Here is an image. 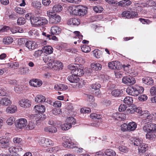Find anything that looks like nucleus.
<instances>
[{"label":"nucleus","mask_w":156,"mask_h":156,"mask_svg":"<svg viewBox=\"0 0 156 156\" xmlns=\"http://www.w3.org/2000/svg\"><path fill=\"white\" fill-rule=\"evenodd\" d=\"M69 9L71 14L76 16H84L87 13L86 8L81 5L70 6Z\"/></svg>","instance_id":"1"},{"label":"nucleus","mask_w":156,"mask_h":156,"mask_svg":"<svg viewBox=\"0 0 156 156\" xmlns=\"http://www.w3.org/2000/svg\"><path fill=\"white\" fill-rule=\"evenodd\" d=\"M144 89L142 87H129L126 90V92L128 94L133 96H136L139 94H142L144 92Z\"/></svg>","instance_id":"2"},{"label":"nucleus","mask_w":156,"mask_h":156,"mask_svg":"<svg viewBox=\"0 0 156 156\" xmlns=\"http://www.w3.org/2000/svg\"><path fill=\"white\" fill-rule=\"evenodd\" d=\"M47 14L50 18V22L51 24H57L61 20V17L58 14L49 11H47Z\"/></svg>","instance_id":"3"},{"label":"nucleus","mask_w":156,"mask_h":156,"mask_svg":"<svg viewBox=\"0 0 156 156\" xmlns=\"http://www.w3.org/2000/svg\"><path fill=\"white\" fill-rule=\"evenodd\" d=\"M144 115L145 116V120L144 121V123L145 124L146 123H149V122L151 121L153 119L156 120V113L150 114L148 111H146L144 114Z\"/></svg>","instance_id":"4"},{"label":"nucleus","mask_w":156,"mask_h":156,"mask_svg":"<svg viewBox=\"0 0 156 156\" xmlns=\"http://www.w3.org/2000/svg\"><path fill=\"white\" fill-rule=\"evenodd\" d=\"M144 131L146 132H156V124L149 123L145 125L143 128Z\"/></svg>","instance_id":"5"},{"label":"nucleus","mask_w":156,"mask_h":156,"mask_svg":"<svg viewBox=\"0 0 156 156\" xmlns=\"http://www.w3.org/2000/svg\"><path fill=\"white\" fill-rule=\"evenodd\" d=\"M16 127L17 129H22L25 128L26 129L27 121L25 118H22L16 120Z\"/></svg>","instance_id":"6"},{"label":"nucleus","mask_w":156,"mask_h":156,"mask_svg":"<svg viewBox=\"0 0 156 156\" xmlns=\"http://www.w3.org/2000/svg\"><path fill=\"white\" fill-rule=\"evenodd\" d=\"M40 145L44 147H50L54 145L53 142L50 139L41 138L39 142Z\"/></svg>","instance_id":"7"},{"label":"nucleus","mask_w":156,"mask_h":156,"mask_svg":"<svg viewBox=\"0 0 156 156\" xmlns=\"http://www.w3.org/2000/svg\"><path fill=\"white\" fill-rule=\"evenodd\" d=\"M122 82L129 86L132 85L136 83L135 78L131 76H124L122 79Z\"/></svg>","instance_id":"8"},{"label":"nucleus","mask_w":156,"mask_h":156,"mask_svg":"<svg viewBox=\"0 0 156 156\" xmlns=\"http://www.w3.org/2000/svg\"><path fill=\"white\" fill-rule=\"evenodd\" d=\"M121 15L122 17L128 19L137 17L138 16V14L136 12L130 11H124Z\"/></svg>","instance_id":"9"},{"label":"nucleus","mask_w":156,"mask_h":156,"mask_svg":"<svg viewBox=\"0 0 156 156\" xmlns=\"http://www.w3.org/2000/svg\"><path fill=\"white\" fill-rule=\"evenodd\" d=\"M25 46L30 50H33L37 47V45L36 43L32 41H27L25 44Z\"/></svg>","instance_id":"10"},{"label":"nucleus","mask_w":156,"mask_h":156,"mask_svg":"<svg viewBox=\"0 0 156 156\" xmlns=\"http://www.w3.org/2000/svg\"><path fill=\"white\" fill-rule=\"evenodd\" d=\"M12 101L9 96L2 98L0 100V104L2 105L7 106L11 105Z\"/></svg>","instance_id":"11"},{"label":"nucleus","mask_w":156,"mask_h":156,"mask_svg":"<svg viewBox=\"0 0 156 156\" xmlns=\"http://www.w3.org/2000/svg\"><path fill=\"white\" fill-rule=\"evenodd\" d=\"M9 139L7 137H0V144H1L2 147L5 148L8 147L9 145Z\"/></svg>","instance_id":"12"},{"label":"nucleus","mask_w":156,"mask_h":156,"mask_svg":"<svg viewBox=\"0 0 156 156\" xmlns=\"http://www.w3.org/2000/svg\"><path fill=\"white\" fill-rule=\"evenodd\" d=\"M19 104L22 107L27 108L31 106V102L27 99H22L19 101Z\"/></svg>","instance_id":"13"},{"label":"nucleus","mask_w":156,"mask_h":156,"mask_svg":"<svg viewBox=\"0 0 156 156\" xmlns=\"http://www.w3.org/2000/svg\"><path fill=\"white\" fill-rule=\"evenodd\" d=\"M61 28L57 26L52 27L51 28V34L53 35H58L61 33Z\"/></svg>","instance_id":"14"},{"label":"nucleus","mask_w":156,"mask_h":156,"mask_svg":"<svg viewBox=\"0 0 156 156\" xmlns=\"http://www.w3.org/2000/svg\"><path fill=\"white\" fill-rule=\"evenodd\" d=\"M30 85L34 87H40L42 84V81L38 79H34L29 82Z\"/></svg>","instance_id":"15"},{"label":"nucleus","mask_w":156,"mask_h":156,"mask_svg":"<svg viewBox=\"0 0 156 156\" xmlns=\"http://www.w3.org/2000/svg\"><path fill=\"white\" fill-rule=\"evenodd\" d=\"M34 110L36 113H44L45 111V108L43 105H37L34 107Z\"/></svg>","instance_id":"16"},{"label":"nucleus","mask_w":156,"mask_h":156,"mask_svg":"<svg viewBox=\"0 0 156 156\" xmlns=\"http://www.w3.org/2000/svg\"><path fill=\"white\" fill-rule=\"evenodd\" d=\"M67 23L71 26H78L80 23V20L77 18H70L68 20Z\"/></svg>","instance_id":"17"},{"label":"nucleus","mask_w":156,"mask_h":156,"mask_svg":"<svg viewBox=\"0 0 156 156\" xmlns=\"http://www.w3.org/2000/svg\"><path fill=\"white\" fill-rule=\"evenodd\" d=\"M148 146L147 144L142 143L138 147V152L143 153L145 152L148 149Z\"/></svg>","instance_id":"18"},{"label":"nucleus","mask_w":156,"mask_h":156,"mask_svg":"<svg viewBox=\"0 0 156 156\" xmlns=\"http://www.w3.org/2000/svg\"><path fill=\"white\" fill-rule=\"evenodd\" d=\"M71 73L77 76H81L84 74V71L82 69L76 67L75 70L71 72Z\"/></svg>","instance_id":"19"},{"label":"nucleus","mask_w":156,"mask_h":156,"mask_svg":"<svg viewBox=\"0 0 156 156\" xmlns=\"http://www.w3.org/2000/svg\"><path fill=\"white\" fill-rule=\"evenodd\" d=\"M63 145L68 148H73L76 147V145L69 140H66L63 143Z\"/></svg>","instance_id":"20"},{"label":"nucleus","mask_w":156,"mask_h":156,"mask_svg":"<svg viewBox=\"0 0 156 156\" xmlns=\"http://www.w3.org/2000/svg\"><path fill=\"white\" fill-rule=\"evenodd\" d=\"M142 80L143 83L145 84L149 85H152L154 84V82L152 78L149 77H144Z\"/></svg>","instance_id":"21"},{"label":"nucleus","mask_w":156,"mask_h":156,"mask_svg":"<svg viewBox=\"0 0 156 156\" xmlns=\"http://www.w3.org/2000/svg\"><path fill=\"white\" fill-rule=\"evenodd\" d=\"M67 79L71 83H78L80 80L78 76L73 74L69 76Z\"/></svg>","instance_id":"22"},{"label":"nucleus","mask_w":156,"mask_h":156,"mask_svg":"<svg viewBox=\"0 0 156 156\" xmlns=\"http://www.w3.org/2000/svg\"><path fill=\"white\" fill-rule=\"evenodd\" d=\"M5 66L9 68L16 69L19 66V64L17 62H12L5 64Z\"/></svg>","instance_id":"23"},{"label":"nucleus","mask_w":156,"mask_h":156,"mask_svg":"<svg viewBox=\"0 0 156 156\" xmlns=\"http://www.w3.org/2000/svg\"><path fill=\"white\" fill-rule=\"evenodd\" d=\"M128 132H131L135 130L137 127L136 124L134 122H132L128 124Z\"/></svg>","instance_id":"24"},{"label":"nucleus","mask_w":156,"mask_h":156,"mask_svg":"<svg viewBox=\"0 0 156 156\" xmlns=\"http://www.w3.org/2000/svg\"><path fill=\"white\" fill-rule=\"evenodd\" d=\"M43 52L46 54H50L52 53L53 52V48L50 46H45L43 47L42 48Z\"/></svg>","instance_id":"25"},{"label":"nucleus","mask_w":156,"mask_h":156,"mask_svg":"<svg viewBox=\"0 0 156 156\" xmlns=\"http://www.w3.org/2000/svg\"><path fill=\"white\" fill-rule=\"evenodd\" d=\"M17 110V107L14 105H12L7 107L5 110L7 113H14Z\"/></svg>","instance_id":"26"},{"label":"nucleus","mask_w":156,"mask_h":156,"mask_svg":"<svg viewBox=\"0 0 156 156\" xmlns=\"http://www.w3.org/2000/svg\"><path fill=\"white\" fill-rule=\"evenodd\" d=\"M46 98L44 96L41 94L36 96L35 98V101L37 103H42L45 101Z\"/></svg>","instance_id":"27"},{"label":"nucleus","mask_w":156,"mask_h":156,"mask_svg":"<svg viewBox=\"0 0 156 156\" xmlns=\"http://www.w3.org/2000/svg\"><path fill=\"white\" fill-rule=\"evenodd\" d=\"M91 67L93 70H100L102 68V66L99 63L93 62L90 65Z\"/></svg>","instance_id":"28"},{"label":"nucleus","mask_w":156,"mask_h":156,"mask_svg":"<svg viewBox=\"0 0 156 156\" xmlns=\"http://www.w3.org/2000/svg\"><path fill=\"white\" fill-rule=\"evenodd\" d=\"M39 16L33 17L31 20L30 22L31 24L35 27H38V24L39 23Z\"/></svg>","instance_id":"29"},{"label":"nucleus","mask_w":156,"mask_h":156,"mask_svg":"<svg viewBox=\"0 0 156 156\" xmlns=\"http://www.w3.org/2000/svg\"><path fill=\"white\" fill-rule=\"evenodd\" d=\"M39 19L38 27L44 26L48 23V21L46 18L39 16Z\"/></svg>","instance_id":"30"},{"label":"nucleus","mask_w":156,"mask_h":156,"mask_svg":"<svg viewBox=\"0 0 156 156\" xmlns=\"http://www.w3.org/2000/svg\"><path fill=\"white\" fill-rule=\"evenodd\" d=\"M13 41V38L10 36L5 37L3 39V42L5 44H9L12 43Z\"/></svg>","instance_id":"31"},{"label":"nucleus","mask_w":156,"mask_h":156,"mask_svg":"<svg viewBox=\"0 0 156 156\" xmlns=\"http://www.w3.org/2000/svg\"><path fill=\"white\" fill-rule=\"evenodd\" d=\"M123 102L125 104L127 105H132L133 102V98L131 97H126L124 99Z\"/></svg>","instance_id":"32"},{"label":"nucleus","mask_w":156,"mask_h":156,"mask_svg":"<svg viewBox=\"0 0 156 156\" xmlns=\"http://www.w3.org/2000/svg\"><path fill=\"white\" fill-rule=\"evenodd\" d=\"M44 131L46 132L55 133L57 132V128L54 126L47 127L44 128Z\"/></svg>","instance_id":"33"},{"label":"nucleus","mask_w":156,"mask_h":156,"mask_svg":"<svg viewBox=\"0 0 156 156\" xmlns=\"http://www.w3.org/2000/svg\"><path fill=\"white\" fill-rule=\"evenodd\" d=\"M36 126V124L32 121H29L28 124H27L26 129L27 130H31L35 128Z\"/></svg>","instance_id":"34"},{"label":"nucleus","mask_w":156,"mask_h":156,"mask_svg":"<svg viewBox=\"0 0 156 156\" xmlns=\"http://www.w3.org/2000/svg\"><path fill=\"white\" fill-rule=\"evenodd\" d=\"M31 5L34 8L39 9L41 7V2L38 1L32 0Z\"/></svg>","instance_id":"35"},{"label":"nucleus","mask_w":156,"mask_h":156,"mask_svg":"<svg viewBox=\"0 0 156 156\" xmlns=\"http://www.w3.org/2000/svg\"><path fill=\"white\" fill-rule=\"evenodd\" d=\"M63 9L62 6L59 4H56L52 7V11L54 12H58L61 11Z\"/></svg>","instance_id":"36"},{"label":"nucleus","mask_w":156,"mask_h":156,"mask_svg":"<svg viewBox=\"0 0 156 156\" xmlns=\"http://www.w3.org/2000/svg\"><path fill=\"white\" fill-rule=\"evenodd\" d=\"M104 153L107 156H115L116 155L115 152L113 150L111 149L106 150Z\"/></svg>","instance_id":"37"},{"label":"nucleus","mask_w":156,"mask_h":156,"mask_svg":"<svg viewBox=\"0 0 156 156\" xmlns=\"http://www.w3.org/2000/svg\"><path fill=\"white\" fill-rule=\"evenodd\" d=\"M29 69L28 68H23L19 69V73L20 74H25L29 73Z\"/></svg>","instance_id":"38"},{"label":"nucleus","mask_w":156,"mask_h":156,"mask_svg":"<svg viewBox=\"0 0 156 156\" xmlns=\"http://www.w3.org/2000/svg\"><path fill=\"white\" fill-rule=\"evenodd\" d=\"M146 135V138L150 140H154L155 138V135L154 133V132H147Z\"/></svg>","instance_id":"39"},{"label":"nucleus","mask_w":156,"mask_h":156,"mask_svg":"<svg viewBox=\"0 0 156 156\" xmlns=\"http://www.w3.org/2000/svg\"><path fill=\"white\" fill-rule=\"evenodd\" d=\"M134 111L137 113L142 115V116H143V118H144L143 119L144 120L142 121V122H143V123H144V121L145 120V116L144 115V114L145 113V112L147 111H142L141 108L138 107L134 109Z\"/></svg>","instance_id":"40"},{"label":"nucleus","mask_w":156,"mask_h":156,"mask_svg":"<svg viewBox=\"0 0 156 156\" xmlns=\"http://www.w3.org/2000/svg\"><path fill=\"white\" fill-rule=\"evenodd\" d=\"M14 89L16 93L18 94L20 93L23 90V85H16L15 86Z\"/></svg>","instance_id":"41"},{"label":"nucleus","mask_w":156,"mask_h":156,"mask_svg":"<svg viewBox=\"0 0 156 156\" xmlns=\"http://www.w3.org/2000/svg\"><path fill=\"white\" fill-rule=\"evenodd\" d=\"M143 143L142 140L139 138H135L133 140V144L134 145L139 146Z\"/></svg>","instance_id":"42"},{"label":"nucleus","mask_w":156,"mask_h":156,"mask_svg":"<svg viewBox=\"0 0 156 156\" xmlns=\"http://www.w3.org/2000/svg\"><path fill=\"white\" fill-rule=\"evenodd\" d=\"M54 59V57L51 56L45 57L43 58V61L45 63H47L48 65V64L51 63Z\"/></svg>","instance_id":"43"},{"label":"nucleus","mask_w":156,"mask_h":156,"mask_svg":"<svg viewBox=\"0 0 156 156\" xmlns=\"http://www.w3.org/2000/svg\"><path fill=\"white\" fill-rule=\"evenodd\" d=\"M101 87V85L100 84L98 83H95L90 85V89H92L95 91L98 90Z\"/></svg>","instance_id":"44"},{"label":"nucleus","mask_w":156,"mask_h":156,"mask_svg":"<svg viewBox=\"0 0 156 156\" xmlns=\"http://www.w3.org/2000/svg\"><path fill=\"white\" fill-rule=\"evenodd\" d=\"M66 122L71 125H74L76 123L75 119L73 117H69L66 119Z\"/></svg>","instance_id":"45"},{"label":"nucleus","mask_w":156,"mask_h":156,"mask_svg":"<svg viewBox=\"0 0 156 156\" xmlns=\"http://www.w3.org/2000/svg\"><path fill=\"white\" fill-rule=\"evenodd\" d=\"M55 62V66L56 69H54L57 70L60 69H62L63 66L62 63L60 61L57 60Z\"/></svg>","instance_id":"46"},{"label":"nucleus","mask_w":156,"mask_h":156,"mask_svg":"<svg viewBox=\"0 0 156 156\" xmlns=\"http://www.w3.org/2000/svg\"><path fill=\"white\" fill-rule=\"evenodd\" d=\"M71 127V125L68 123L67 122L61 126V128L63 130H67Z\"/></svg>","instance_id":"47"},{"label":"nucleus","mask_w":156,"mask_h":156,"mask_svg":"<svg viewBox=\"0 0 156 156\" xmlns=\"http://www.w3.org/2000/svg\"><path fill=\"white\" fill-rule=\"evenodd\" d=\"M15 121L14 117L12 116L9 117L6 120L7 124L9 125H12L14 123Z\"/></svg>","instance_id":"48"},{"label":"nucleus","mask_w":156,"mask_h":156,"mask_svg":"<svg viewBox=\"0 0 156 156\" xmlns=\"http://www.w3.org/2000/svg\"><path fill=\"white\" fill-rule=\"evenodd\" d=\"M121 94V91L119 89H115L112 91L111 94L112 96L117 97L119 96Z\"/></svg>","instance_id":"49"},{"label":"nucleus","mask_w":156,"mask_h":156,"mask_svg":"<svg viewBox=\"0 0 156 156\" xmlns=\"http://www.w3.org/2000/svg\"><path fill=\"white\" fill-rule=\"evenodd\" d=\"M94 56L97 58H99L101 56V51L98 50H95L93 51Z\"/></svg>","instance_id":"50"},{"label":"nucleus","mask_w":156,"mask_h":156,"mask_svg":"<svg viewBox=\"0 0 156 156\" xmlns=\"http://www.w3.org/2000/svg\"><path fill=\"white\" fill-rule=\"evenodd\" d=\"M81 49L83 52L86 53L90 51V48L86 45H83L81 47Z\"/></svg>","instance_id":"51"},{"label":"nucleus","mask_w":156,"mask_h":156,"mask_svg":"<svg viewBox=\"0 0 156 156\" xmlns=\"http://www.w3.org/2000/svg\"><path fill=\"white\" fill-rule=\"evenodd\" d=\"M108 67L110 69H117V62L113 61L108 63Z\"/></svg>","instance_id":"52"},{"label":"nucleus","mask_w":156,"mask_h":156,"mask_svg":"<svg viewBox=\"0 0 156 156\" xmlns=\"http://www.w3.org/2000/svg\"><path fill=\"white\" fill-rule=\"evenodd\" d=\"M26 22V20L24 18H19L17 20V23L19 25H23Z\"/></svg>","instance_id":"53"},{"label":"nucleus","mask_w":156,"mask_h":156,"mask_svg":"<svg viewBox=\"0 0 156 156\" xmlns=\"http://www.w3.org/2000/svg\"><path fill=\"white\" fill-rule=\"evenodd\" d=\"M15 10L17 13L21 14H23L26 12L25 10L19 7H16L15 9Z\"/></svg>","instance_id":"54"},{"label":"nucleus","mask_w":156,"mask_h":156,"mask_svg":"<svg viewBox=\"0 0 156 156\" xmlns=\"http://www.w3.org/2000/svg\"><path fill=\"white\" fill-rule=\"evenodd\" d=\"M119 150L121 152L123 153H127L128 151V148L126 147L122 146L119 147Z\"/></svg>","instance_id":"55"},{"label":"nucleus","mask_w":156,"mask_h":156,"mask_svg":"<svg viewBox=\"0 0 156 156\" xmlns=\"http://www.w3.org/2000/svg\"><path fill=\"white\" fill-rule=\"evenodd\" d=\"M121 130L123 132L128 131V124L124 123L121 126Z\"/></svg>","instance_id":"56"},{"label":"nucleus","mask_w":156,"mask_h":156,"mask_svg":"<svg viewBox=\"0 0 156 156\" xmlns=\"http://www.w3.org/2000/svg\"><path fill=\"white\" fill-rule=\"evenodd\" d=\"M93 9L97 13L101 12L103 10V8L100 6L93 7Z\"/></svg>","instance_id":"57"},{"label":"nucleus","mask_w":156,"mask_h":156,"mask_svg":"<svg viewBox=\"0 0 156 156\" xmlns=\"http://www.w3.org/2000/svg\"><path fill=\"white\" fill-rule=\"evenodd\" d=\"M43 51L42 50H38L35 51L33 55L35 57H38L41 55L43 53Z\"/></svg>","instance_id":"58"},{"label":"nucleus","mask_w":156,"mask_h":156,"mask_svg":"<svg viewBox=\"0 0 156 156\" xmlns=\"http://www.w3.org/2000/svg\"><path fill=\"white\" fill-rule=\"evenodd\" d=\"M91 110L89 108H83L80 109V112L81 113H88L90 112Z\"/></svg>","instance_id":"59"},{"label":"nucleus","mask_w":156,"mask_h":156,"mask_svg":"<svg viewBox=\"0 0 156 156\" xmlns=\"http://www.w3.org/2000/svg\"><path fill=\"white\" fill-rule=\"evenodd\" d=\"M61 105V102L59 101H56L53 104V106L55 108H60Z\"/></svg>","instance_id":"60"},{"label":"nucleus","mask_w":156,"mask_h":156,"mask_svg":"<svg viewBox=\"0 0 156 156\" xmlns=\"http://www.w3.org/2000/svg\"><path fill=\"white\" fill-rule=\"evenodd\" d=\"M62 112L61 109L55 108L52 111V113L55 115H57L60 114Z\"/></svg>","instance_id":"61"},{"label":"nucleus","mask_w":156,"mask_h":156,"mask_svg":"<svg viewBox=\"0 0 156 156\" xmlns=\"http://www.w3.org/2000/svg\"><path fill=\"white\" fill-rule=\"evenodd\" d=\"M21 140L20 138L17 137H14L13 139V142L15 144H19L21 142Z\"/></svg>","instance_id":"62"},{"label":"nucleus","mask_w":156,"mask_h":156,"mask_svg":"<svg viewBox=\"0 0 156 156\" xmlns=\"http://www.w3.org/2000/svg\"><path fill=\"white\" fill-rule=\"evenodd\" d=\"M150 93L152 95H156V85L151 87L150 90Z\"/></svg>","instance_id":"63"},{"label":"nucleus","mask_w":156,"mask_h":156,"mask_svg":"<svg viewBox=\"0 0 156 156\" xmlns=\"http://www.w3.org/2000/svg\"><path fill=\"white\" fill-rule=\"evenodd\" d=\"M73 33L76 35L75 37L76 38L77 37H78L79 39H82L83 35L80 34V32L79 31H75Z\"/></svg>","instance_id":"64"}]
</instances>
